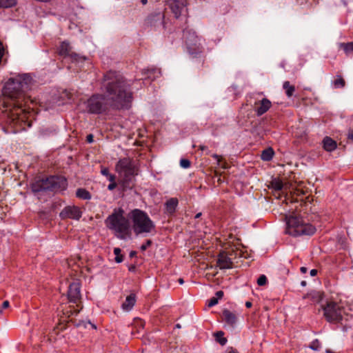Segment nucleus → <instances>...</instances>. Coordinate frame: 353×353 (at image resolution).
<instances>
[{
	"instance_id": "58836bf2",
	"label": "nucleus",
	"mask_w": 353,
	"mask_h": 353,
	"mask_svg": "<svg viewBox=\"0 0 353 353\" xmlns=\"http://www.w3.org/2000/svg\"><path fill=\"white\" fill-rule=\"evenodd\" d=\"M218 301H219L218 299H216V297H212L208 301V306L210 307L214 306L215 305H216L218 303Z\"/></svg>"
},
{
	"instance_id": "20e7f679",
	"label": "nucleus",
	"mask_w": 353,
	"mask_h": 353,
	"mask_svg": "<svg viewBox=\"0 0 353 353\" xmlns=\"http://www.w3.org/2000/svg\"><path fill=\"white\" fill-rule=\"evenodd\" d=\"M105 224L119 239L124 240L131 234L130 221L121 208H115L105 220Z\"/></svg>"
},
{
	"instance_id": "b1692460",
	"label": "nucleus",
	"mask_w": 353,
	"mask_h": 353,
	"mask_svg": "<svg viewBox=\"0 0 353 353\" xmlns=\"http://www.w3.org/2000/svg\"><path fill=\"white\" fill-rule=\"evenodd\" d=\"M274 155V151L272 148L269 147L263 150L261 154V158L265 161H271Z\"/></svg>"
},
{
	"instance_id": "7ed1b4c3",
	"label": "nucleus",
	"mask_w": 353,
	"mask_h": 353,
	"mask_svg": "<svg viewBox=\"0 0 353 353\" xmlns=\"http://www.w3.org/2000/svg\"><path fill=\"white\" fill-rule=\"evenodd\" d=\"M68 185L66 177L55 174L37 179L31 184V190L34 193L41 192H51L54 194L62 193L67 190Z\"/></svg>"
},
{
	"instance_id": "5701e85b",
	"label": "nucleus",
	"mask_w": 353,
	"mask_h": 353,
	"mask_svg": "<svg viewBox=\"0 0 353 353\" xmlns=\"http://www.w3.org/2000/svg\"><path fill=\"white\" fill-rule=\"evenodd\" d=\"M76 196L82 200H90L92 195L89 191L85 188H78L76 191Z\"/></svg>"
},
{
	"instance_id": "0eeeda50",
	"label": "nucleus",
	"mask_w": 353,
	"mask_h": 353,
	"mask_svg": "<svg viewBox=\"0 0 353 353\" xmlns=\"http://www.w3.org/2000/svg\"><path fill=\"white\" fill-rule=\"evenodd\" d=\"M286 233L293 236H312L316 231V228L309 223H305L301 217L291 216L287 219Z\"/></svg>"
},
{
	"instance_id": "a878e982",
	"label": "nucleus",
	"mask_w": 353,
	"mask_h": 353,
	"mask_svg": "<svg viewBox=\"0 0 353 353\" xmlns=\"http://www.w3.org/2000/svg\"><path fill=\"white\" fill-rule=\"evenodd\" d=\"M228 253V255L231 256V258H234V261L238 258H241L243 255V252L242 250H239L237 248H231L228 250H225Z\"/></svg>"
},
{
	"instance_id": "bb28decb",
	"label": "nucleus",
	"mask_w": 353,
	"mask_h": 353,
	"mask_svg": "<svg viewBox=\"0 0 353 353\" xmlns=\"http://www.w3.org/2000/svg\"><path fill=\"white\" fill-rule=\"evenodd\" d=\"M332 83L336 89L343 88L345 85V81L341 75H337Z\"/></svg>"
},
{
	"instance_id": "a19ab883",
	"label": "nucleus",
	"mask_w": 353,
	"mask_h": 353,
	"mask_svg": "<svg viewBox=\"0 0 353 353\" xmlns=\"http://www.w3.org/2000/svg\"><path fill=\"white\" fill-rule=\"evenodd\" d=\"M117 186V182H112V183H110V184L108 185V189L109 190H114Z\"/></svg>"
},
{
	"instance_id": "8fccbe9b",
	"label": "nucleus",
	"mask_w": 353,
	"mask_h": 353,
	"mask_svg": "<svg viewBox=\"0 0 353 353\" xmlns=\"http://www.w3.org/2000/svg\"><path fill=\"white\" fill-rule=\"evenodd\" d=\"M300 270H301V273L305 274V273H306V272H307V268H305V267H301V268H300Z\"/></svg>"
},
{
	"instance_id": "7c9ffc66",
	"label": "nucleus",
	"mask_w": 353,
	"mask_h": 353,
	"mask_svg": "<svg viewBox=\"0 0 353 353\" xmlns=\"http://www.w3.org/2000/svg\"><path fill=\"white\" fill-rule=\"evenodd\" d=\"M341 48L346 54L353 52V41L348 43H342L340 44Z\"/></svg>"
},
{
	"instance_id": "dca6fc26",
	"label": "nucleus",
	"mask_w": 353,
	"mask_h": 353,
	"mask_svg": "<svg viewBox=\"0 0 353 353\" xmlns=\"http://www.w3.org/2000/svg\"><path fill=\"white\" fill-rule=\"evenodd\" d=\"M255 112L258 117L262 116L272 107V102L267 98L254 103Z\"/></svg>"
},
{
	"instance_id": "a211bd4d",
	"label": "nucleus",
	"mask_w": 353,
	"mask_h": 353,
	"mask_svg": "<svg viewBox=\"0 0 353 353\" xmlns=\"http://www.w3.org/2000/svg\"><path fill=\"white\" fill-rule=\"evenodd\" d=\"M179 204L176 198H170L165 203V209L167 214L172 215L175 213Z\"/></svg>"
},
{
	"instance_id": "aec40b11",
	"label": "nucleus",
	"mask_w": 353,
	"mask_h": 353,
	"mask_svg": "<svg viewBox=\"0 0 353 353\" xmlns=\"http://www.w3.org/2000/svg\"><path fill=\"white\" fill-rule=\"evenodd\" d=\"M323 148L327 152L334 151L336 147V142L329 137H325L323 140Z\"/></svg>"
},
{
	"instance_id": "412c9836",
	"label": "nucleus",
	"mask_w": 353,
	"mask_h": 353,
	"mask_svg": "<svg viewBox=\"0 0 353 353\" xmlns=\"http://www.w3.org/2000/svg\"><path fill=\"white\" fill-rule=\"evenodd\" d=\"M164 16L160 13L151 14L150 15L147 19V23L150 24V26H157V23H159V24H161L163 21Z\"/></svg>"
},
{
	"instance_id": "1a4fd4ad",
	"label": "nucleus",
	"mask_w": 353,
	"mask_h": 353,
	"mask_svg": "<svg viewBox=\"0 0 353 353\" xmlns=\"http://www.w3.org/2000/svg\"><path fill=\"white\" fill-rule=\"evenodd\" d=\"M323 316L329 323H338L343 319L342 307L336 302L330 301L322 306Z\"/></svg>"
},
{
	"instance_id": "49530a36",
	"label": "nucleus",
	"mask_w": 353,
	"mask_h": 353,
	"mask_svg": "<svg viewBox=\"0 0 353 353\" xmlns=\"http://www.w3.org/2000/svg\"><path fill=\"white\" fill-rule=\"evenodd\" d=\"M128 270L130 272H135L136 270V265H130L129 267H128Z\"/></svg>"
},
{
	"instance_id": "6ab92c4d",
	"label": "nucleus",
	"mask_w": 353,
	"mask_h": 353,
	"mask_svg": "<svg viewBox=\"0 0 353 353\" xmlns=\"http://www.w3.org/2000/svg\"><path fill=\"white\" fill-rule=\"evenodd\" d=\"M136 303V295L134 294H130L128 295L125 301L122 304V308L124 310L129 311L130 310Z\"/></svg>"
},
{
	"instance_id": "6e6552de",
	"label": "nucleus",
	"mask_w": 353,
	"mask_h": 353,
	"mask_svg": "<svg viewBox=\"0 0 353 353\" xmlns=\"http://www.w3.org/2000/svg\"><path fill=\"white\" fill-rule=\"evenodd\" d=\"M183 38L187 47L188 52L193 57L199 58L203 63V48L200 43V39L192 30L185 28L183 31Z\"/></svg>"
},
{
	"instance_id": "2f4dec72",
	"label": "nucleus",
	"mask_w": 353,
	"mask_h": 353,
	"mask_svg": "<svg viewBox=\"0 0 353 353\" xmlns=\"http://www.w3.org/2000/svg\"><path fill=\"white\" fill-rule=\"evenodd\" d=\"M114 254L115 255V262L120 263L123 261V256L121 254V250L119 248H115L114 249Z\"/></svg>"
},
{
	"instance_id": "423d86ee",
	"label": "nucleus",
	"mask_w": 353,
	"mask_h": 353,
	"mask_svg": "<svg viewBox=\"0 0 353 353\" xmlns=\"http://www.w3.org/2000/svg\"><path fill=\"white\" fill-rule=\"evenodd\" d=\"M132 229L136 235L142 233H150L155 229V225L148 214L139 209L131 212Z\"/></svg>"
},
{
	"instance_id": "3c124183",
	"label": "nucleus",
	"mask_w": 353,
	"mask_h": 353,
	"mask_svg": "<svg viewBox=\"0 0 353 353\" xmlns=\"http://www.w3.org/2000/svg\"><path fill=\"white\" fill-rule=\"evenodd\" d=\"M228 353H239V352L236 349H234L233 347H230V350Z\"/></svg>"
},
{
	"instance_id": "ea45409f",
	"label": "nucleus",
	"mask_w": 353,
	"mask_h": 353,
	"mask_svg": "<svg viewBox=\"0 0 353 353\" xmlns=\"http://www.w3.org/2000/svg\"><path fill=\"white\" fill-rule=\"evenodd\" d=\"M101 173L102 175L105 176L106 177H108L110 174L109 169L108 168H102L101 170Z\"/></svg>"
},
{
	"instance_id": "37998d69",
	"label": "nucleus",
	"mask_w": 353,
	"mask_h": 353,
	"mask_svg": "<svg viewBox=\"0 0 353 353\" xmlns=\"http://www.w3.org/2000/svg\"><path fill=\"white\" fill-rule=\"evenodd\" d=\"M223 296V292L221 290L217 291L216 292V298L219 299H221Z\"/></svg>"
},
{
	"instance_id": "2eb2a0df",
	"label": "nucleus",
	"mask_w": 353,
	"mask_h": 353,
	"mask_svg": "<svg viewBox=\"0 0 353 353\" xmlns=\"http://www.w3.org/2000/svg\"><path fill=\"white\" fill-rule=\"evenodd\" d=\"M68 298L70 302L76 303L81 298V285L79 282H72L69 285Z\"/></svg>"
},
{
	"instance_id": "f257e3e1",
	"label": "nucleus",
	"mask_w": 353,
	"mask_h": 353,
	"mask_svg": "<svg viewBox=\"0 0 353 353\" xmlns=\"http://www.w3.org/2000/svg\"><path fill=\"white\" fill-rule=\"evenodd\" d=\"M33 85V79L30 74H19L10 78L3 88V94L10 101L6 102L5 121L17 133L26 130L32 125L34 117L33 108L30 106L32 101L27 92Z\"/></svg>"
},
{
	"instance_id": "393cba45",
	"label": "nucleus",
	"mask_w": 353,
	"mask_h": 353,
	"mask_svg": "<svg viewBox=\"0 0 353 353\" xmlns=\"http://www.w3.org/2000/svg\"><path fill=\"white\" fill-rule=\"evenodd\" d=\"M283 88L285 90V94L288 97H291L295 92V87L291 85L290 81H286L283 83Z\"/></svg>"
},
{
	"instance_id": "f03ea898",
	"label": "nucleus",
	"mask_w": 353,
	"mask_h": 353,
	"mask_svg": "<svg viewBox=\"0 0 353 353\" xmlns=\"http://www.w3.org/2000/svg\"><path fill=\"white\" fill-rule=\"evenodd\" d=\"M132 83L117 71L109 70L103 76V94H93L83 105L90 114H106L110 109H129L133 100Z\"/></svg>"
},
{
	"instance_id": "4c0bfd02",
	"label": "nucleus",
	"mask_w": 353,
	"mask_h": 353,
	"mask_svg": "<svg viewBox=\"0 0 353 353\" xmlns=\"http://www.w3.org/2000/svg\"><path fill=\"white\" fill-rule=\"evenodd\" d=\"M212 157L216 160L217 161V165H221L223 168H226L227 167L225 165H221V157L216 154H214L212 155Z\"/></svg>"
},
{
	"instance_id": "864d4df0",
	"label": "nucleus",
	"mask_w": 353,
	"mask_h": 353,
	"mask_svg": "<svg viewBox=\"0 0 353 353\" xmlns=\"http://www.w3.org/2000/svg\"><path fill=\"white\" fill-rule=\"evenodd\" d=\"M199 148H200V150L203 151V150H206L208 148L205 145H200Z\"/></svg>"
},
{
	"instance_id": "f704fd0d",
	"label": "nucleus",
	"mask_w": 353,
	"mask_h": 353,
	"mask_svg": "<svg viewBox=\"0 0 353 353\" xmlns=\"http://www.w3.org/2000/svg\"><path fill=\"white\" fill-rule=\"evenodd\" d=\"M180 165L183 168H188L191 165V162L187 159H181Z\"/></svg>"
},
{
	"instance_id": "9b49d317",
	"label": "nucleus",
	"mask_w": 353,
	"mask_h": 353,
	"mask_svg": "<svg viewBox=\"0 0 353 353\" xmlns=\"http://www.w3.org/2000/svg\"><path fill=\"white\" fill-rule=\"evenodd\" d=\"M82 216V212L77 205H67L59 213V217L62 220L74 219L79 221Z\"/></svg>"
},
{
	"instance_id": "72a5a7b5",
	"label": "nucleus",
	"mask_w": 353,
	"mask_h": 353,
	"mask_svg": "<svg viewBox=\"0 0 353 353\" xmlns=\"http://www.w3.org/2000/svg\"><path fill=\"white\" fill-rule=\"evenodd\" d=\"M267 281H268L267 277L265 275L262 274L258 278L257 284L259 286H263L267 283Z\"/></svg>"
},
{
	"instance_id": "bf43d9fd",
	"label": "nucleus",
	"mask_w": 353,
	"mask_h": 353,
	"mask_svg": "<svg viewBox=\"0 0 353 353\" xmlns=\"http://www.w3.org/2000/svg\"><path fill=\"white\" fill-rule=\"evenodd\" d=\"M143 4H146L148 2V0H141V1Z\"/></svg>"
},
{
	"instance_id": "4d7b16f0",
	"label": "nucleus",
	"mask_w": 353,
	"mask_h": 353,
	"mask_svg": "<svg viewBox=\"0 0 353 353\" xmlns=\"http://www.w3.org/2000/svg\"><path fill=\"white\" fill-rule=\"evenodd\" d=\"M306 284H307V283H306V281H302L301 282V285L302 286H303V287H304V286H305V285H306Z\"/></svg>"
},
{
	"instance_id": "4468645a",
	"label": "nucleus",
	"mask_w": 353,
	"mask_h": 353,
	"mask_svg": "<svg viewBox=\"0 0 353 353\" xmlns=\"http://www.w3.org/2000/svg\"><path fill=\"white\" fill-rule=\"evenodd\" d=\"M166 4L176 18H179L186 6V0H165Z\"/></svg>"
},
{
	"instance_id": "ddd939ff",
	"label": "nucleus",
	"mask_w": 353,
	"mask_h": 353,
	"mask_svg": "<svg viewBox=\"0 0 353 353\" xmlns=\"http://www.w3.org/2000/svg\"><path fill=\"white\" fill-rule=\"evenodd\" d=\"M235 263L237 261H234V258H231L225 251L221 252L218 255L216 264L221 270L233 268Z\"/></svg>"
},
{
	"instance_id": "09e8293b",
	"label": "nucleus",
	"mask_w": 353,
	"mask_h": 353,
	"mask_svg": "<svg viewBox=\"0 0 353 353\" xmlns=\"http://www.w3.org/2000/svg\"><path fill=\"white\" fill-rule=\"evenodd\" d=\"M137 252L133 250V251H131V252H130L129 256H130V258H132V257L136 256H137Z\"/></svg>"
},
{
	"instance_id": "c9c22d12",
	"label": "nucleus",
	"mask_w": 353,
	"mask_h": 353,
	"mask_svg": "<svg viewBox=\"0 0 353 353\" xmlns=\"http://www.w3.org/2000/svg\"><path fill=\"white\" fill-rule=\"evenodd\" d=\"M347 140L348 143H353V126L350 128L347 131Z\"/></svg>"
},
{
	"instance_id": "de8ad7c7",
	"label": "nucleus",
	"mask_w": 353,
	"mask_h": 353,
	"mask_svg": "<svg viewBox=\"0 0 353 353\" xmlns=\"http://www.w3.org/2000/svg\"><path fill=\"white\" fill-rule=\"evenodd\" d=\"M317 272H317V270H316V269H312V270H310V275H311L312 276H315L317 274Z\"/></svg>"
},
{
	"instance_id": "f3484780",
	"label": "nucleus",
	"mask_w": 353,
	"mask_h": 353,
	"mask_svg": "<svg viewBox=\"0 0 353 353\" xmlns=\"http://www.w3.org/2000/svg\"><path fill=\"white\" fill-rule=\"evenodd\" d=\"M303 300H308L310 303H319L323 299V293L319 291L312 290L303 295Z\"/></svg>"
},
{
	"instance_id": "79ce46f5",
	"label": "nucleus",
	"mask_w": 353,
	"mask_h": 353,
	"mask_svg": "<svg viewBox=\"0 0 353 353\" xmlns=\"http://www.w3.org/2000/svg\"><path fill=\"white\" fill-rule=\"evenodd\" d=\"M107 178L110 183L116 182V176L114 174H110Z\"/></svg>"
},
{
	"instance_id": "6e6d98bb",
	"label": "nucleus",
	"mask_w": 353,
	"mask_h": 353,
	"mask_svg": "<svg viewBox=\"0 0 353 353\" xmlns=\"http://www.w3.org/2000/svg\"><path fill=\"white\" fill-rule=\"evenodd\" d=\"M178 282H179L180 284H183V283H184V280H183V279H182V278H179V279H178Z\"/></svg>"
},
{
	"instance_id": "cd10ccee",
	"label": "nucleus",
	"mask_w": 353,
	"mask_h": 353,
	"mask_svg": "<svg viewBox=\"0 0 353 353\" xmlns=\"http://www.w3.org/2000/svg\"><path fill=\"white\" fill-rule=\"evenodd\" d=\"M271 188L276 191L281 190L283 187V181L279 178H274L270 183Z\"/></svg>"
},
{
	"instance_id": "603ef678",
	"label": "nucleus",
	"mask_w": 353,
	"mask_h": 353,
	"mask_svg": "<svg viewBox=\"0 0 353 353\" xmlns=\"http://www.w3.org/2000/svg\"><path fill=\"white\" fill-rule=\"evenodd\" d=\"M252 302H250V301H246V302H245V306H246V307H248V308H250V307H252Z\"/></svg>"
},
{
	"instance_id": "4be33fe9",
	"label": "nucleus",
	"mask_w": 353,
	"mask_h": 353,
	"mask_svg": "<svg viewBox=\"0 0 353 353\" xmlns=\"http://www.w3.org/2000/svg\"><path fill=\"white\" fill-rule=\"evenodd\" d=\"M223 316L224 321L229 325L233 326L236 322V315L228 310H225L223 312Z\"/></svg>"
},
{
	"instance_id": "c03bdc74",
	"label": "nucleus",
	"mask_w": 353,
	"mask_h": 353,
	"mask_svg": "<svg viewBox=\"0 0 353 353\" xmlns=\"http://www.w3.org/2000/svg\"><path fill=\"white\" fill-rule=\"evenodd\" d=\"M9 305H10L9 301H5L3 302L1 307L3 309H6V308H8L9 307Z\"/></svg>"
},
{
	"instance_id": "c756f323",
	"label": "nucleus",
	"mask_w": 353,
	"mask_h": 353,
	"mask_svg": "<svg viewBox=\"0 0 353 353\" xmlns=\"http://www.w3.org/2000/svg\"><path fill=\"white\" fill-rule=\"evenodd\" d=\"M223 335L224 332L223 331H219L214 334L216 341L221 345H224L227 343V339L223 337Z\"/></svg>"
},
{
	"instance_id": "9d476101",
	"label": "nucleus",
	"mask_w": 353,
	"mask_h": 353,
	"mask_svg": "<svg viewBox=\"0 0 353 353\" xmlns=\"http://www.w3.org/2000/svg\"><path fill=\"white\" fill-rule=\"evenodd\" d=\"M58 53L63 57H69L72 62L83 61L85 59V57L80 56L76 52H72V48L68 41H63L58 48Z\"/></svg>"
},
{
	"instance_id": "13d9d810",
	"label": "nucleus",
	"mask_w": 353,
	"mask_h": 353,
	"mask_svg": "<svg viewBox=\"0 0 353 353\" xmlns=\"http://www.w3.org/2000/svg\"><path fill=\"white\" fill-rule=\"evenodd\" d=\"M325 353H334V352H332L331 350H330V349H327V350H325Z\"/></svg>"
},
{
	"instance_id": "473e14b6",
	"label": "nucleus",
	"mask_w": 353,
	"mask_h": 353,
	"mask_svg": "<svg viewBox=\"0 0 353 353\" xmlns=\"http://www.w3.org/2000/svg\"><path fill=\"white\" fill-rule=\"evenodd\" d=\"M308 347L312 350L319 351L321 348V343L318 339H316L310 343Z\"/></svg>"
},
{
	"instance_id": "5fc2aeb1",
	"label": "nucleus",
	"mask_w": 353,
	"mask_h": 353,
	"mask_svg": "<svg viewBox=\"0 0 353 353\" xmlns=\"http://www.w3.org/2000/svg\"><path fill=\"white\" fill-rule=\"evenodd\" d=\"M201 214H202V213H201V212H199V213H197V214L195 215L194 218H195V219H199V218L201 216Z\"/></svg>"
},
{
	"instance_id": "39448f33",
	"label": "nucleus",
	"mask_w": 353,
	"mask_h": 353,
	"mask_svg": "<svg viewBox=\"0 0 353 353\" xmlns=\"http://www.w3.org/2000/svg\"><path fill=\"white\" fill-rule=\"evenodd\" d=\"M115 169L120 176L119 184L123 189H132L134 185V176L138 174V167L134 161L129 157L120 159Z\"/></svg>"
},
{
	"instance_id": "f8f14e48",
	"label": "nucleus",
	"mask_w": 353,
	"mask_h": 353,
	"mask_svg": "<svg viewBox=\"0 0 353 353\" xmlns=\"http://www.w3.org/2000/svg\"><path fill=\"white\" fill-rule=\"evenodd\" d=\"M142 77L139 80H136L134 82H139L141 83L140 81H142V83H146V81H152L161 75V70L154 67L148 68L141 70Z\"/></svg>"
},
{
	"instance_id": "e433bc0d",
	"label": "nucleus",
	"mask_w": 353,
	"mask_h": 353,
	"mask_svg": "<svg viewBox=\"0 0 353 353\" xmlns=\"http://www.w3.org/2000/svg\"><path fill=\"white\" fill-rule=\"evenodd\" d=\"M152 243V241L150 239H148L145 243L141 245L140 249L142 252L145 251L148 248H149Z\"/></svg>"
},
{
	"instance_id": "a18cd8bd",
	"label": "nucleus",
	"mask_w": 353,
	"mask_h": 353,
	"mask_svg": "<svg viewBox=\"0 0 353 353\" xmlns=\"http://www.w3.org/2000/svg\"><path fill=\"white\" fill-rule=\"evenodd\" d=\"M86 140L88 143H92L93 141V135L92 134H88L86 137Z\"/></svg>"
},
{
	"instance_id": "c85d7f7f",
	"label": "nucleus",
	"mask_w": 353,
	"mask_h": 353,
	"mask_svg": "<svg viewBox=\"0 0 353 353\" xmlns=\"http://www.w3.org/2000/svg\"><path fill=\"white\" fill-rule=\"evenodd\" d=\"M17 0H0V8H9L15 6Z\"/></svg>"
}]
</instances>
